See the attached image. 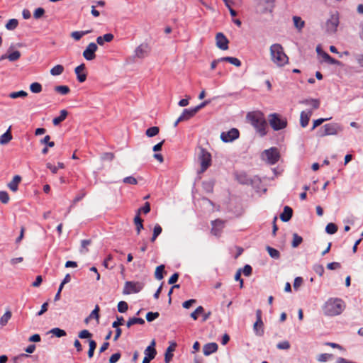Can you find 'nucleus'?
Wrapping results in <instances>:
<instances>
[{
  "label": "nucleus",
  "mask_w": 363,
  "mask_h": 363,
  "mask_svg": "<svg viewBox=\"0 0 363 363\" xmlns=\"http://www.w3.org/2000/svg\"><path fill=\"white\" fill-rule=\"evenodd\" d=\"M247 119L256 129L260 136H264L267 134L266 128L267 127V123L264 114L262 112H250L247 114Z\"/></svg>",
  "instance_id": "obj_1"
},
{
  "label": "nucleus",
  "mask_w": 363,
  "mask_h": 363,
  "mask_svg": "<svg viewBox=\"0 0 363 363\" xmlns=\"http://www.w3.org/2000/svg\"><path fill=\"white\" fill-rule=\"evenodd\" d=\"M271 60L278 67H283L289 62V58L284 51L283 47L279 43L270 46Z\"/></svg>",
  "instance_id": "obj_2"
},
{
  "label": "nucleus",
  "mask_w": 363,
  "mask_h": 363,
  "mask_svg": "<svg viewBox=\"0 0 363 363\" xmlns=\"http://www.w3.org/2000/svg\"><path fill=\"white\" fill-rule=\"evenodd\" d=\"M345 308V305L340 298H331L325 302L323 311L326 315L335 316L342 313Z\"/></svg>",
  "instance_id": "obj_3"
},
{
  "label": "nucleus",
  "mask_w": 363,
  "mask_h": 363,
  "mask_svg": "<svg viewBox=\"0 0 363 363\" xmlns=\"http://www.w3.org/2000/svg\"><path fill=\"white\" fill-rule=\"evenodd\" d=\"M342 130V126L336 123H328L321 127L317 132L318 137L335 135Z\"/></svg>",
  "instance_id": "obj_4"
},
{
  "label": "nucleus",
  "mask_w": 363,
  "mask_h": 363,
  "mask_svg": "<svg viewBox=\"0 0 363 363\" xmlns=\"http://www.w3.org/2000/svg\"><path fill=\"white\" fill-rule=\"evenodd\" d=\"M275 0H255V10L258 14L272 12Z\"/></svg>",
  "instance_id": "obj_5"
},
{
  "label": "nucleus",
  "mask_w": 363,
  "mask_h": 363,
  "mask_svg": "<svg viewBox=\"0 0 363 363\" xmlns=\"http://www.w3.org/2000/svg\"><path fill=\"white\" fill-rule=\"evenodd\" d=\"M262 159L264 160L269 164H276L279 158L280 154L277 147H270L269 149L265 150L262 153Z\"/></svg>",
  "instance_id": "obj_6"
},
{
  "label": "nucleus",
  "mask_w": 363,
  "mask_h": 363,
  "mask_svg": "<svg viewBox=\"0 0 363 363\" xmlns=\"http://www.w3.org/2000/svg\"><path fill=\"white\" fill-rule=\"evenodd\" d=\"M199 160L201 164L200 172H205L211 164V155L205 149L201 147L199 152Z\"/></svg>",
  "instance_id": "obj_7"
},
{
  "label": "nucleus",
  "mask_w": 363,
  "mask_h": 363,
  "mask_svg": "<svg viewBox=\"0 0 363 363\" xmlns=\"http://www.w3.org/2000/svg\"><path fill=\"white\" fill-rule=\"evenodd\" d=\"M269 122L274 130L284 129L287 125L286 120L281 118L277 113L270 114Z\"/></svg>",
  "instance_id": "obj_8"
},
{
  "label": "nucleus",
  "mask_w": 363,
  "mask_h": 363,
  "mask_svg": "<svg viewBox=\"0 0 363 363\" xmlns=\"http://www.w3.org/2000/svg\"><path fill=\"white\" fill-rule=\"evenodd\" d=\"M339 23L338 14H332L325 23L326 32L328 33H335L337 31Z\"/></svg>",
  "instance_id": "obj_9"
},
{
  "label": "nucleus",
  "mask_w": 363,
  "mask_h": 363,
  "mask_svg": "<svg viewBox=\"0 0 363 363\" xmlns=\"http://www.w3.org/2000/svg\"><path fill=\"white\" fill-rule=\"evenodd\" d=\"M143 286V284L141 282H134L128 281L125 283L123 293V294L138 293L142 290Z\"/></svg>",
  "instance_id": "obj_10"
},
{
  "label": "nucleus",
  "mask_w": 363,
  "mask_h": 363,
  "mask_svg": "<svg viewBox=\"0 0 363 363\" xmlns=\"http://www.w3.org/2000/svg\"><path fill=\"white\" fill-rule=\"evenodd\" d=\"M239 131L236 128H232L227 132H223L220 134V139L224 143H230L239 138Z\"/></svg>",
  "instance_id": "obj_11"
},
{
  "label": "nucleus",
  "mask_w": 363,
  "mask_h": 363,
  "mask_svg": "<svg viewBox=\"0 0 363 363\" xmlns=\"http://www.w3.org/2000/svg\"><path fill=\"white\" fill-rule=\"evenodd\" d=\"M98 47L96 43H90L83 52V57L86 60H92L96 57L95 52Z\"/></svg>",
  "instance_id": "obj_12"
},
{
  "label": "nucleus",
  "mask_w": 363,
  "mask_h": 363,
  "mask_svg": "<svg viewBox=\"0 0 363 363\" xmlns=\"http://www.w3.org/2000/svg\"><path fill=\"white\" fill-rule=\"evenodd\" d=\"M216 46L222 50H226L228 49L229 41L228 38L222 33H218L216 35Z\"/></svg>",
  "instance_id": "obj_13"
},
{
  "label": "nucleus",
  "mask_w": 363,
  "mask_h": 363,
  "mask_svg": "<svg viewBox=\"0 0 363 363\" xmlns=\"http://www.w3.org/2000/svg\"><path fill=\"white\" fill-rule=\"evenodd\" d=\"M211 224H212L211 233L214 235L218 236L220 234L222 229L224 228L225 222L222 220L217 219V220H213L211 222Z\"/></svg>",
  "instance_id": "obj_14"
},
{
  "label": "nucleus",
  "mask_w": 363,
  "mask_h": 363,
  "mask_svg": "<svg viewBox=\"0 0 363 363\" xmlns=\"http://www.w3.org/2000/svg\"><path fill=\"white\" fill-rule=\"evenodd\" d=\"M313 114L312 110L303 111L300 115V124L301 127L305 128L308 125L310 118Z\"/></svg>",
  "instance_id": "obj_15"
},
{
  "label": "nucleus",
  "mask_w": 363,
  "mask_h": 363,
  "mask_svg": "<svg viewBox=\"0 0 363 363\" xmlns=\"http://www.w3.org/2000/svg\"><path fill=\"white\" fill-rule=\"evenodd\" d=\"M85 69V65L81 64L80 65L77 66L75 69V74H77V79L79 82H84L86 79V74L84 73L83 72Z\"/></svg>",
  "instance_id": "obj_16"
},
{
  "label": "nucleus",
  "mask_w": 363,
  "mask_h": 363,
  "mask_svg": "<svg viewBox=\"0 0 363 363\" xmlns=\"http://www.w3.org/2000/svg\"><path fill=\"white\" fill-rule=\"evenodd\" d=\"M148 46L145 44L139 45L135 50V56L138 58H143L147 55Z\"/></svg>",
  "instance_id": "obj_17"
},
{
  "label": "nucleus",
  "mask_w": 363,
  "mask_h": 363,
  "mask_svg": "<svg viewBox=\"0 0 363 363\" xmlns=\"http://www.w3.org/2000/svg\"><path fill=\"white\" fill-rule=\"evenodd\" d=\"M196 113V112L195 111L194 108L189 109H184L181 116L179 117V121H187L191 117H193Z\"/></svg>",
  "instance_id": "obj_18"
},
{
  "label": "nucleus",
  "mask_w": 363,
  "mask_h": 363,
  "mask_svg": "<svg viewBox=\"0 0 363 363\" xmlns=\"http://www.w3.org/2000/svg\"><path fill=\"white\" fill-rule=\"evenodd\" d=\"M217 350L218 345L215 342L206 344L203 347V352L206 356L210 355L211 354L216 352Z\"/></svg>",
  "instance_id": "obj_19"
},
{
  "label": "nucleus",
  "mask_w": 363,
  "mask_h": 363,
  "mask_svg": "<svg viewBox=\"0 0 363 363\" xmlns=\"http://www.w3.org/2000/svg\"><path fill=\"white\" fill-rule=\"evenodd\" d=\"M177 345L175 342H172L167 349L164 354L165 363H169L173 357V351H174Z\"/></svg>",
  "instance_id": "obj_20"
},
{
  "label": "nucleus",
  "mask_w": 363,
  "mask_h": 363,
  "mask_svg": "<svg viewBox=\"0 0 363 363\" xmlns=\"http://www.w3.org/2000/svg\"><path fill=\"white\" fill-rule=\"evenodd\" d=\"M293 211L289 206H285L283 212L280 215V218L284 222L289 221L292 216Z\"/></svg>",
  "instance_id": "obj_21"
},
{
  "label": "nucleus",
  "mask_w": 363,
  "mask_h": 363,
  "mask_svg": "<svg viewBox=\"0 0 363 363\" xmlns=\"http://www.w3.org/2000/svg\"><path fill=\"white\" fill-rule=\"evenodd\" d=\"M114 36L111 33H106L103 36H99L96 38V43L99 45H103L105 42L109 43L113 40Z\"/></svg>",
  "instance_id": "obj_22"
},
{
  "label": "nucleus",
  "mask_w": 363,
  "mask_h": 363,
  "mask_svg": "<svg viewBox=\"0 0 363 363\" xmlns=\"http://www.w3.org/2000/svg\"><path fill=\"white\" fill-rule=\"evenodd\" d=\"M68 115V112L63 109L60 111V114L58 117H55L52 120V123L54 125H58L61 122L65 120Z\"/></svg>",
  "instance_id": "obj_23"
},
{
  "label": "nucleus",
  "mask_w": 363,
  "mask_h": 363,
  "mask_svg": "<svg viewBox=\"0 0 363 363\" xmlns=\"http://www.w3.org/2000/svg\"><path fill=\"white\" fill-rule=\"evenodd\" d=\"M21 178L18 175L13 177V180L9 183L8 186L12 191H16L18 189V185L21 182Z\"/></svg>",
  "instance_id": "obj_24"
},
{
  "label": "nucleus",
  "mask_w": 363,
  "mask_h": 363,
  "mask_svg": "<svg viewBox=\"0 0 363 363\" xmlns=\"http://www.w3.org/2000/svg\"><path fill=\"white\" fill-rule=\"evenodd\" d=\"M12 139V135L10 133V128H9L6 133L2 134L0 137V144L6 145L9 143Z\"/></svg>",
  "instance_id": "obj_25"
},
{
  "label": "nucleus",
  "mask_w": 363,
  "mask_h": 363,
  "mask_svg": "<svg viewBox=\"0 0 363 363\" xmlns=\"http://www.w3.org/2000/svg\"><path fill=\"white\" fill-rule=\"evenodd\" d=\"M253 330L256 335L259 337L262 336L264 335L263 322L259 323L258 321H256L254 323Z\"/></svg>",
  "instance_id": "obj_26"
},
{
  "label": "nucleus",
  "mask_w": 363,
  "mask_h": 363,
  "mask_svg": "<svg viewBox=\"0 0 363 363\" xmlns=\"http://www.w3.org/2000/svg\"><path fill=\"white\" fill-rule=\"evenodd\" d=\"M220 60H223V62H228L236 67L241 66V62L239 59L233 57H220Z\"/></svg>",
  "instance_id": "obj_27"
},
{
  "label": "nucleus",
  "mask_w": 363,
  "mask_h": 363,
  "mask_svg": "<svg viewBox=\"0 0 363 363\" xmlns=\"http://www.w3.org/2000/svg\"><path fill=\"white\" fill-rule=\"evenodd\" d=\"M90 33H91L90 30H83V31H73L71 33L70 35L75 40H79L84 35H87Z\"/></svg>",
  "instance_id": "obj_28"
},
{
  "label": "nucleus",
  "mask_w": 363,
  "mask_h": 363,
  "mask_svg": "<svg viewBox=\"0 0 363 363\" xmlns=\"http://www.w3.org/2000/svg\"><path fill=\"white\" fill-rule=\"evenodd\" d=\"M323 60L330 65H340V62L330 57L327 52L322 53Z\"/></svg>",
  "instance_id": "obj_29"
},
{
  "label": "nucleus",
  "mask_w": 363,
  "mask_h": 363,
  "mask_svg": "<svg viewBox=\"0 0 363 363\" xmlns=\"http://www.w3.org/2000/svg\"><path fill=\"white\" fill-rule=\"evenodd\" d=\"M301 103L306 105H311L314 109L318 108L320 106V101L315 99H305Z\"/></svg>",
  "instance_id": "obj_30"
},
{
  "label": "nucleus",
  "mask_w": 363,
  "mask_h": 363,
  "mask_svg": "<svg viewBox=\"0 0 363 363\" xmlns=\"http://www.w3.org/2000/svg\"><path fill=\"white\" fill-rule=\"evenodd\" d=\"M293 21L295 28H297L298 30H301L305 26V22L299 16H294Z\"/></svg>",
  "instance_id": "obj_31"
},
{
  "label": "nucleus",
  "mask_w": 363,
  "mask_h": 363,
  "mask_svg": "<svg viewBox=\"0 0 363 363\" xmlns=\"http://www.w3.org/2000/svg\"><path fill=\"white\" fill-rule=\"evenodd\" d=\"M11 312L10 311H7L5 312V313L0 318V325L1 326H5L9 320L11 318Z\"/></svg>",
  "instance_id": "obj_32"
},
{
  "label": "nucleus",
  "mask_w": 363,
  "mask_h": 363,
  "mask_svg": "<svg viewBox=\"0 0 363 363\" xmlns=\"http://www.w3.org/2000/svg\"><path fill=\"white\" fill-rule=\"evenodd\" d=\"M135 324L143 325L145 324V320L141 318H131L128 320L126 325L128 328H130Z\"/></svg>",
  "instance_id": "obj_33"
},
{
  "label": "nucleus",
  "mask_w": 363,
  "mask_h": 363,
  "mask_svg": "<svg viewBox=\"0 0 363 363\" xmlns=\"http://www.w3.org/2000/svg\"><path fill=\"white\" fill-rule=\"evenodd\" d=\"M91 240H83L81 241V247L79 249V252L82 254H86L88 252L89 249L88 246L90 245Z\"/></svg>",
  "instance_id": "obj_34"
},
{
  "label": "nucleus",
  "mask_w": 363,
  "mask_h": 363,
  "mask_svg": "<svg viewBox=\"0 0 363 363\" xmlns=\"http://www.w3.org/2000/svg\"><path fill=\"white\" fill-rule=\"evenodd\" d=\"M134 223L136 225L137 234H140L142 229H143V220L140 216L136 215L134 218Z\"/></svg>",
  "instance_id": "obj_35"
},
{
  "label": "nucleus",
  "mask_w": 363,
  "mask_h": 363,
  "mask_svg": "<svg viewBox=\"0 0 363 363\" xmlns=\"http://www.w3.org/2000/svg\"><path fill=\"white\" fill-rule=\"evenodd\" d=\"M63 72H64V67L61 65H55L50 69V74L52 76L60 75Z\"/></svg>",
  "instance_id": "obj_36"
},
{
  "label": "nucleus",
  "mask_w": 363,
  "mask_h": 363,
  "mask_svg": "<svg viewBox=\"0 0 363 363\" xmlns=\"http://www.w3.org/2000/svg\"><path fill=\"white\" fill-rule=\"evenodd\" d=\"M18 25V21L17 19L12 18L10 19L7 23L6 24L5 27L9 30H13L16 28V27Z\"/></svg>",
  "instance_id": "obj_37"
},
{
  "label": "nucleus",
  "mask_w": 363,
  "mask_h": 363,
  "mask_svg": "<svg viewBox=\"0 0 363 363\" xmlns=\"http://www.w3.org/2000/svg\"><path fill=\"white\" fill-rule=\"evenodd\" d=\"M160 129L157 126L149 128L146 130L145 134L147 137L152 138L157 135L159 133Z\"/></svg>",
  "instance_id": "obj_38"
},
{
  "label": "nucleus",
  "mask_w": 363,
  "mask_h": 363,
  "mask_svg": "<svg viewBox=\"0 0 363 363\" xmlns=\"http://www.w3.org/2000/svg\"><path fill=\"white\" fill-rule=\"evenodd\" d=\"M50 333L57 337H61L66 335V332L64 330L60 329L59 328H55L51 329L50 330Z\"/></svg>",
  "instance_id": "obj_39"
},
{
  "label": "nucleus",
  "mask_w": 363,
  "mask_h": 363,
  "mask_svg": "<svg viewBox=\"0 0 363 363\" xmlns=\"http://www.w3.org/2000/svg\"><path fill=\"white\" fill-rule=\"evenodd\" d=\"M164 269V265L161 264L157 267L155 272V277L157 280H161L163 279V272Z\"/></svg>",
  "instance_id": "obj_40"
},
{
  "label": "nucleus",
  "mask_w": 363,
  "mask_h": 363,
  "mask_svg": "<svg viewBox=\"0 0 363 363\" xmlns=\"http://www.w3.org/2000/svg\"><path fill=\"white\" fill-rule=\"evenodd\" d=\"M333 355L328 353H323L317 357V360L320 362H325L333 359Z\"/></svg>",
  "instance_id": "obj_41"
},
{
  "label": "nucleus",
  "mask_w": 363,
  "mask_h": 363,
  "mask_svg": "<svg viewBox=\"0 0 363 363\" xmlns=\"http://www.w3.org/2000/svg\"><path fill=\"white\" fill-rule=\"evenodd\" d=\"M237 180L243 184H247L251 182V180L247 177L245 173H240L237 175Z\"/></svg>",
  "instance_id": "obj_42"
},
{
  "label": "nucleus",
  "mask_w": 363,
  "mask_h": 363,
  "mask_svg": "<svg viewBox=\"0 0 363 363\" xmlns=\"http://www.w3.org/2000/svg\"><path fill=\"white\" fill-rule=\"evenodd\" d=\"M303 241V238L299 236L297 233L293 234V240L291 242V246L293 247H297Z\"/></svg>",
  "instance_id": "obj_43"
},
{
  "label": "nucleus",
  "mask_w": 363,
  "mask_h": 363,
  "mask_svg": "<svg viewBox=\"0 0 363 363\" xmlns=\"http://www.w3.org/2000/svg\"><path fill=\"white\" fill-rule=\"evenodd\" d=\"M30 90L33 93L38 94L42 91V86L38 82H33L30 85Z\"/></svg>",
  "instance_id": "obj_44"
},
{
  "label": "nucleus",
  "mask_w": 363,
  "mask_h": 363,
  "mask_svg": "<svg viewBox=\"0 0 363 363\" xmlns=\"http://www.w3.org/2000/svg\"><path fill=\"white\" fill-rule=\"evenodd\" d=\"M28 93L25 91L21 90L18 91L11 92L9 94V97L11 99H17L18 97H26L27 96Z\"/></svg>",
  "instance_id": "obj_45"
},
{
  "label": "nucleus",
  "mask_w": 363,
  "mask_h": 363,
  "mask_svg": "<svg viewBox=\"0 0 363 363\" xmlns=\"http://www.w3.org/2000/svg\"><path fill=\"white\" fill-rule=\"evenodd\" d=\"M89 349L88 351V357L91 358L94 356V350L96 347V342L93 340H89Z\"/></svg>",
  "instance_id": "obj_46"
},
{
  "label": "nucleus",
  "mask_w": 363,
  "mask_h": 363,
  "mask_svg": "<svg viewBox=\"0 0 363 363\" xmlns=\"http://www.w3.org/2000/svg\"><path fill=\"white\" fill-rule=\"evenodd\" d=\"M337 230V227L333 223H328L325 227V231L330 235L335 234Z\"/></svg>",
  "instance_id": "obj_47"
},
{
  "label": "nucleus",
  "mask_w": 363,
  "mask_h": 363,
  "mask_svg": "<svg viewBox=\"0 0 363 363\" xmlns=\"http://www.w3.org/2000/svg\"><path fill=\"white\" fill-rule=\"evenodd\" d=\"M55 90L62 95L67 94L70 91L69 88L67 86L64 85L55 86Z\"/></svg>",
  "instance_id": "obj_48"
},
{
  "label": "nucleus",
  "mask_w": 363,
  "mask_h": 363,
  "mask_svg": "<svg viewBox=\"0 0 363 363\" xmlns=\"http://www.w3.org/2000/svg\"><path fill=\"white\" fill-rule=\"evenodd\" d=\"M267 250L269 255H270V257H272V258L278 259L280 256L279 252L273 247L267 246Z\"/></svg>",
  "instance_id": "obj_49"
},
{
  "label": "nucleus",
  "mask_w": 363,
  "mask_h": 363,
  "mask_svg": "<svg viewBox=\"0 0 363 363\" xmlns=\"http://www.w3.org/2000/svg\"><path fill=\"white\" fill-rule=\"evenodd\" d=\"M21 52L18 50L13 51L8 55V59L11 62L18 60L21 57Z\"/></svg>",
  "instance_id": "obj_50"
},
{
  "label": "nucleus",
  "mask_w": 363,
  "mask_h": 363,
  "mask_svg": "<svg viewBox=\"0 0 363 363\" xmlns=\"http://www.w3.org/2000/svg\"><path fill=\"white\" fill-rule=\"evenodd\" d=\"M290 347H291V344L287 340L280 342L277 345V348L279 350H287L290 349Z\"/></svg>",
  "instance_id": "obj_51"
},
{
  "label": "nucleus",
  "mask_w": 363,
  "mask_h": 363,
  "mask_svg": "<svg viewBox=\"0 0 363 363\" xmlns=\"http://www.w3.org/2000/svg\"><path fill=\"white\" fill-rule=\"evenodd\" d=\"M204 311V309L202 306H199L196 308V309L192 312L190 315L191 318H192L194 320H197L198 315L203 313Z\"/></svg>",
  "instance_id": "obj_52"
},
{
  "label": "nucleus",
  "mask_w": 363,
  "mask_h": 363,
  "mask_svg": "<svg viewBox=\"0 0 363 363\" xmlns=\"http://www.w3.org/2000/svg\"><path fill=\"white\" fill-rule=\"evenodd\" d=\"M160 316V313L158 312H148L146 314V320L148 322H152L155 320L156 318H157Z\"/></svg>",
  "instance_id": "obj_53"
},
{
  "label": "nucleus",
  "mask_w": 363,
  "mask_h": 363,
  "mask_svg": "<svg viewBox=\"0 0 363 363\" xmlns=\"http://www.w3.org/2000/svg\"><path fill=\"white\" fill-rule=\"evenodd\" d=\"M128 308V303L125 301H121L118 303V311L120 313H125Z\"/></svg>",
  "instance_id": "obj_54"
},
{
  "label": "nucleus",
  "mask_w": 363,
  "mask_h": 363,
  "mask_svg": "<svg viewBox=\"0 0 363 363\" xmlns=\"http://www.w3.org/2000/svg\"><path fill=\"white\" fill-rule=\"evenodd\" d=\"M78 337L80 339L91 338L92 337V334L87 330H83L79 333Z\"/></svg>",
  "instance_id": "obj_55"
},
{
  "label": "nucleus",
  "mask_w": 363,
  "mask_h": 363,
  "mask_svg": "<svg viewBox=\"0 0 363 363\" xmlns=\"http://www.w3.org/2000/svg\"><path fill=\"white\" fill-rule=\"evenodd\" d=\"M99 306L98 305H96L95 306L94 309L90 313L89 318H91V319L95 318L97 320V322H99Z\"/></svg>",
  "instance_id": "obj_56"
},
{
  "label": "nucleus",
  "mask_w": 363,
  "mask_h": 363,
  "mask_svg": "<svg viewBox=\"0 0 363 363\" xmlns=\"http://www.w3.org/2000/svg\"><path fill=\"white\" fill-rule=\"evenodd\" d=\"M150 211V203L149 202H146L144 205L143 207L139 208L138 210V214L139 216V214L140 213V212H143L145 214H147Z\"/></svg>",
  "instance_id": "obj_57"
},
{
  "label": "nucleus",
  "mask_w": 363,
  "mask_h": 363,
  "mask_svg": "<svg viewBox=\"0 0 363 363\" xmlns=\"http://www.w3.org/2000/svg\"><path fill=\"white\" fill-rule=\"evenodd\" d=\"M0 201L3 203H7L9 201V196L6 191H0Z\"/></svg>",
  "instance_id": "obj_58"
},
{
  "label": "nucleus",
  "mask_w": 363,
  "mask_h": 363,
  "mask_svg": "<svg viewBox=\"0 0 363 363\" xmlns=\"http://www.w3.org/2000/svg\"><path fill=\"white\" fill-rule=\"evenodd\" d=\"M45 13V10L43 8H38L35 10L33 13V16L35 18L38 19L41 18Z\"/></svg>",
  "instance_id": "obj_59"
},
{
  "label": "nucleus",
  "mask_w": 363,
  "mask_h": 363,
  "mask_svg": "<svg viewBox=\"0 0 363 363\" xmlns=\"http://www.w3.org/2000/svg\"><path fill=\"white\" fill-rule=\"evenodd\" d=\"M313 270L319 276H322L324 273V267L321 264H315L313 266Z\"/></svg>",
  "instance_id": "obj_60"
},
{
  "label": "nucleus",
  "mask_w": 363,
  "mask_h": 363,
  "mask_svg": "<svg viewBox=\"0 0 363 363\" xmlns=\"http://www.w3.org/2000/svg\"><path fill=\"white\" fill-rule=\"evenodd\" d=\"M252 267L249 264H246L242 268V269H241V272H242L243 274L247 277L250 276L252 274Z\"/></svg>",
  "instance_id": "obj_61"
},
{
  "label": "nucleus",
  "mask_w": 363,
  "mask_h": 363,
  "mask_svg": "<svg viewBox=\"0 0 363 363\" xmlns=\"http://www.w3.org/2000/svg\"><path fill=\"white\" fill-rule=\"evenodd\" d=\"M50 137L49 135H46L43 140H41V143L46 144L50 147H54L55 143L50 142Z\"/></svg>",
  "instance_id": "obj_62"
},
{
  "label": "nucleus",
  "mask_w": 363,
  "mask_h": 363,
  "mask_svg": "<svg viewBox=\"0 0 363 363\" xmlns=\"http://www.w3.org/2000/svg\"><path fill=\"white\" fill-rule=\"evenodd\" d=\"M123 182L125 184H137V179L133 177H127L123 179Z\"/></svg>",
  "instance_id": "obj_63"
},
{
  "label": "nucleus",
  "mask_w": 363,
  "mask_h": 363,
  "mask_svg": "<svg viewBox=\"0 0 363 363\" xmlns=\"http://www.w3.org/2000/svg\"><path fill=\"white\" fill-rule=\"evenodd\" d=\"M121 358V354L119 352L113 354L109 358L110 363H116Z\"/></svg>",
  "instance_id": "obj_64"
}]
</instances>
